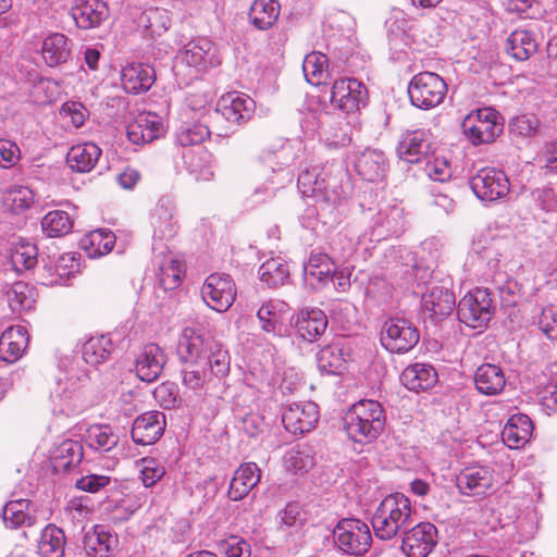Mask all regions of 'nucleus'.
I'll return each mask as SVG.
<instances>
[{"mask_svg":"<svg viewBox=\"0 0 557 557\" xmlns=\"http://www.w3.org/2000/svg\"><path fill=\"white\" fill-rule=\"evenodd\" d=\"M210 136L209 128L200 123L182 125L176 133V143L182 147H201Z\"/></svg>","mask_w":557,"mask_h":557,"instance_id":"nucleus-56","label":"nucleus"},{"mask_svg":"<svg viewBox=\"0 0 557 557\" xmlns=\"http://www.w3.org/2000/svg\"><path fill=\"white\" fill-rule=\"evenodd\" d=\"M350 125L345 117L330 116L323 124L325 141L332 147H344L350 141Z\"/></svg>","mask_w":557,"mask_h":557,"instance_id":"nucleus-47","label":"nucleus"},{"mask_svg":"<svg viewBox=\"0 0 557 557\" xmlns=\"http://www.w3.org/2000/svg\"><path fill=\"white\" fill-rule=\"evenodd\" d=\"M38 249L27 242H20L11 253V262L16 271L28 270L37 263Z\"/></svg>","mask_w":557,"mask_h":557,"instance_id":"nucleus-57","label":"nucleus"},{"mask_svg":"<svg viewBox=\"0 0 557 557\" xmlns=\"http://www.w3.org/2000/svg\"><path fill=\"white\" fill-rule=\"evenodd\" d=\"M181 58L188 66L199 72L221 63L215 46L207 38L189 41L181 51Z\"/></svg>","mask_w":557,"mask_h":557,"instance_id":"nucleus-17","label":"nucleus"},{"mask_svg":"<svg viewBox=\"0 0 557 557\" xmlns=\"http://www.w3.org/2000/svg\"><path fill=\"white\" fill-rule=\"evenodd\" d=\"M225 557H250V544L243 539L232 536L222 543Z\"/></svg>","mask_w":557,"mask_h":557,"instance_id":"nucleus-63","label":"nucleus"},{"mask_svg":"<svg viewBox=\"0 0 557 557\" xmlns=\"http://www.w3.org/2000/svg\"><path fill=\"white\" fill-rule=\"evenodd\" d=\"M334 269V262L327 255L312 252L304 264V280L310 286L318 288L331 281Z\"/></svg>","mask_w":557,"mask_h":557,"instance_id":"nucleus-28","label":"nucleus"},{"mask_svg":"<svg viewBox=\"0 0 557 557\" xmlns=\"http://www.w3.org/2000/svg\"><path fill=\"white\" fill-rule=\"evenodd\" d=\"M178 354L185 363L200 362L208 366L213 376L223 377L230 371L227 351L213 339H205L195 329H184L178 343Z\"/></svg>","mask_w":557,"mask_h":557,"instance_id":"nucleus-2","label":"nucleus"},{"mask_svg":"<svg viewBox=\"0 0 557 557\" xmlns=\"http://www.w3.org/2000/svg\"><path fill=\"white\" fill-rule=\"evenodd\" d=\"M540 122L533 114L513 117L509 123V132L513 137L530 138L539 133Z\"/></svg>","mask_w":557,"mask_h":557,"instance_id":"nucleus-60","label":"nucleus"},{"mask_svg":"<svg viewBox=\"0 0 557 557\" xmlns=\"http://www.w3.org/2000/svg\"><path fill=\"white\" fill-rule=\"evenodd\" d=\"M35 201V193L28 186L13 185L3 194L4 207L13 213L28 210Z\"/></svg>","mask_w":557,"mask_h":557,"instance_id":"nucleus-45","label":"nucleus"},{"mask_svg":"<svg viewBox=\"0 0 557 557\" xmlns=\"http://www.w3.org/2000/svg\"><path fill=\"white\" fill-rule=\"evenodd\" d=\"M7 296L13 311L30 310L35 304L34 288L24 282L14 283L7 292Z\"/></svg>","mask_w":557,"mask_h":557,"instance_id":"nucleus-53","label":"nucleus"},{"mask_svg":"<svg viewBox=\"0 0 557 557\" xmlns=\"http://www.w3.org/2000/svg\"><path fill=\"white\" fill-rule=\"evenodd\" d=\"M70 53L69 39L63 34L54 33L45 38L41 54L47 65L57 66L65 63Z\"/></svg>","mask_w":557,"mask_h":557,"instance_id":"nucleus-40","label":"nucleus"},{"mask_svg":"<svg viewBox=\"0 0 557 557\" xmlns=\"http://www.w3.org/2000/svg\"><path fill=\"white\" fill-rule=\"evenodd\" d=\"M115 244V235L109 230H95L86 234L79 242V246L90 258H97L109 253Z\"/></svg>","mask_w":557,"mask_h":557,"instance_id":"nucleus-41","label":"nucleus"},{"mask_svg":"<svg viewBox=\"0 0 557 557\" xmlns=\"http://www.w3.org/2000/svg\"><path fill=\"white\" fill-rule=\"evenodd\" d=\"M533 424L525 414H515L505 424L502 437L509 448H519L531 438Z\"/></svg>","mask_w":557,"mask_h":557,"instance_id":"nucleus-34","label":"nucleus"},{"mask_svg":"<svg viewBox=\"0 0 557 557\" xmlns=\"http://www.w3.org/2000/svg\"><path fill=\"white\" fill-rule=\"evenodd\" d=\"M165 362L166 356L163 350L157 344H147L137 356L136 374L144 382H153L161 375Z\"/></svg>","mask_w":557,"mask_h":557,"instance_id":"nucleus-20","label":"nucleus"},{"mask_svg":"<svg viewBox=\"0 0 557 557\" xmlns=\"http://www.w3.org/2000/svg\"><path fill=\"white\" fill-rule=\"evenodd\" d=\"M413 523L411 503L399 493L383 498L371 519L374 535L382 541L393 540Z\"/></svg>","mask_w":557,"mask_h":557,"instance_id":"nucleus-3","label":"nucleus"},{"mask_svg":"<svg viewBox=\"0 0 557 557\" xmlns=\"http://www.w3.org/2000/svg\"><path fill=\"white\" fill-rule=\"evenodd\" d=\"M21 157L18 146L8 139H0V165L4 169L13 166Z\"/></svg>","mask_w":557,"mask_h":557,"instance_id":"nucleus-64","label":"nucleus"},{"mask_svg":"<svg viewBox=\"0 0 557 557\" xmlns=\"http://www.w3.org/2000/svg\"><path fill=\"white\" fill-rule=\"evenodd\" d=\"M420 339L419 331L405 319H389L381 331V343L393 354L411 350Z\"/></svg>","mask_w":557,"mask_h":557,"instance_id":"nucleus-10","label":"nucleus"},{"mask_svg":"<svg viewBox=\"0 0 557 557\" xmlns=\"http://www.w3.org/2000/svg\"><path fill=\"white\" fill-rule=\"evenodd\" d=\"M432 149L431 134L425 129L406 131L397 146V154L407 163H419Z\"/></svg>","mask_w":557,"mask_h":557,"instance_id":"nucleus-16","label":"nucleus"},{"mask_svg":"<svg viewBox=\"0 0 557 557\" xmlns=\"http://www.w3.org/2000/svg\"><path fill=\"white\" fill-rule=\"evenodd\" d=\"M260 481V469L255 462L243 463L234 473L228 488V497L234 500H240Z\"/></svg>","mask_w":557,"mask_h":557,"instance_id":"nucleus-29","label":"nucleus"},{"mask_svg":"<svg viewBox=\"0 0 557 557\" xmlns=\"http://www.w3.org/2000/svg\"><path fill=\"white\" fill-rule=\"evenodd\" d=\"M470 187L482 201H495L509 191V181L503 171L484 168L470 180Z\"/></svg>","mask_w":557,"mask_h":557,"instance_id":"nucleus-12","label":"nucleus"},{"mask_svg":"<svg viewBox=\"0 0 557 557\" xmlns=\"http://www.w3.org/2000/svg\"><path fill=\"white\" fill-rule=\"evenodd\" d=\"M318 419V406L311 401L290 404L282 414L284 428L293 434L310 432Z\"/></svg>","mask_w":557,"mask_h":557,"instance_id":"nucleus-15","label":"nucleus"},{"mask_svg":"<svg viewBox=\"0 0 557 557\" xmlns=\"http://www.w3.org/2000/svg\"><path fill=\"white\" fill-rule=\"evenodd\" d=\"M87 442L96 450L110 451L117 445L119 435L110 425H92L88 430Z\"/></svg>","mask_w":557,"mask_h":557,"instance_id":"nucleus-54","label":"nucleus"},{"mask_svg":"<svg viewBox=\"0 0 557 557\" xmlns=\"http://www.w3.org/2000/svg\"><path fill=\"white\" fill-rule=\"evenodd\" d=\"M530 198L535 218L545 223L557 218V194L552 187H537L531 191Z\"/></svg>","mask_w":557,"mask_h":557,"instance_id":"nucleus-35","label":"nucleus"},{"mask_svg":"<svg viewBox=\"0 0 557 557\" xmlns=\"http://www.w3.org/2000/svg\"><path fill=\"white\" fill-rule=\"evenodd\" d=\"M127 138L135 145H144L160 138L164 134L161 119L153 113H140L127 125Z\"/></svg>","mask_w":557,"mask_h":557,"instance_id":"nucleus-22","label":"nucleus"},{"mask_svg":"<svg viewBox=\"0 0 557 557\" xmlns=\"http://www.w3.org/2000/svg\"><path fill=\"white\" fill-rule=\"evenodd\" d=\"M41 228L48 237H62L72 231L73 220L65 211H49L41 220Z\"/></svg>","mask_w":557,"mask_h":557,"instance_id":"nucleus-48","label":"nucleus"},{"mask_svg":"<svg viewBox=\"0 0 557 557\" xmlns=\"http://www.w3.org/2000/svg\"><path fill=\"white\" fill-rule=\"evenodd\" d=\"M84 456L83 445L73 440L60 443L51 453V463L55 472H66L76 468Z\"/></svg>","mask_w":557,"mask_h":557,"instance_id":"nucleus-32","label":"nucleus"},{"mask_svg":"<svg viewBox=\"0 0 557 557\" xmlns=\"http://www.w3.org/2000/svg\"><path fill=\"white\" fill-rule=\"evenodd\" d=\"M285 304L280 301H269L261 306L257 312V318L260 322L262 331L272 333L274 335L281 332V311Z\"/></svg>","mask_w":557,"mask_h":557,"instance_id":"nucleus-51","label":"nucleus"},{"mask_svg":"<svg viewBox=\"0 0 557 557\" xmlns=\"http://www.w3.org/2000/svg\"><path fill=\"white\" fill-rule=\"evenodd\" d=\"M327 64V57L321 52H311L304 59L302 71L308 83L320 85L324 69Z\"/></svg>","mask_w":557,"mask_h":557,"instance_id":"nucleus-58","label":"nucleus"},{"mask_svg":"<svg viewBox=\"0 0 557 557\" xmlns=\"http://www.w3.org/2000/svg\"><path fill=\"white\" fill-rule=\"evenodd\" d=\"M474 384L481 394L494 396L503 392L506 386V379L498 366L484 363L475 371Z\"/></svg>","mask_w":557,"mask_h":557,"instance_id":"nucleus-33","label":"nucleus"},{"mask_svg":"<svg viewBox=\"0 0 557 557\" xmlns=\"http://www.w3.org/2000/svg\"><path fill=\"white\" fill-rule=\"evenodd\" d=\"M455 306L454 293L444 286H433L422 297V308L433 320L449 315Z\"/></svg>","mask_w":557,"mask_h":557,"instance_id":"nucleus-26","label":"nucleus"},{"mask_svg":"<svg viewBox=\"0 0 557 557\" xmlns=\"http://www.w3.org/2000/svg\"><path fill=\"white\" fill-rule=\"evenodd\" d=\"M285 462L295 473L307 472L315 463L313 449L309 446H297L286 454Z\"/></svg>","mask_w":557,"mask_h":557,"instance_id":"nucleus-55","label":"nucleus"},{"mask_svg":"<svg viewBox=\"0 0 557 557\" xmlns=\"http://www.w3.org/2000/svg\"><path fill=\"white\" fill-rule=\"evenodd\" d=\"M71 15L79 28L91 29L109 17V8L102 0H75Z\"/></svg>","mask_w":557,"mask_h":557,"instance_id":"nucleus-21","label":"nucleus"},{"mask_svg":"<svg viewBox=\"0 0 557 557\" xmlns=\"http://www.w3.org/2000/svg\"><path fill=\"white\" fill-rule=\"evenodd\" d=\"M447 89V84L438 74L425 71L411 78L408 95L414 107L430 110L444 101Z\"/></svg>","mask_w":557,"mask_h":557,"instance_id":"nucleus-5","label":"nucleus"},{"mask_svg":"<svg viewBox=\"0 0 557 557\" xmlns=\"http://www.w3.org/2000/svg\"><path fill=\"white\" fill-rule=\"evenodd\" d=\"M89 383L86 373L77 377L70 376L64 382H58L50 398L55 414L72 416L85 407V395L83 388Z\"/></svg>","mask_w":557,"mask_h":557,"instance_id":"nucleus-8","label":"nucleus"},{"mask_svg":"<svg viewBox=\"0 0 557 557\" xmlns=\"http://www.w3.org/2000/svg\"><path fill=\"white\" fill-rule=\"evenodd\" d=\"M145 487H152L165 475L164 466L154 458H143L137 462Z\"/></svg>","mask_w":557,"mask_h":557,"instance_id":"nucleus-59","label":"nucleus"},{"mask_svg":"<svg viewBox=\"0 0 557 557\" xmlns=\"http://www.w3.org/2000/svg\"><path fill=\"white\" fill-rule=\"evenodd\" d=\"M461 126L463 134L473 145L490 144L503 133L499 115L492 108H482L469 113Z\"/></svg>","mask_w":557,"mask_h":557,"instance_id":"nucleus-7","label":"nucleus"},{"mask_svg":"<svg viewBox=\"0 0 557 557\" xmlns=\"http://www.w3.org/2000/svg\"><path fill=\"white\" fill-rule=\"evenodd\" d=\"M27 508V499H16L7 503L2 511L4 524L11 529H17L22 525H33L35 519L26 512Z\"/></svg>","mask_w":557,"mask_h":557,"instance_id":"nucleus-49","label":"nucleus"},{"mask_svg":"<svg viewBox=\"0 0 557 557\" xmlns=\"http://www.w3.org/2000/svg\"><path fill=\"white\" fill-rule=\"evenodd\" d=\"M537 41L532 32L516 29L506 39L505 50L513 59L525 61L537 51Z\"/></svg>","mask_w":557,"mask_h":557,"instance_id":"nucleus-36","label":"nucleus"},{"mask_svg":"<svg viewBox=\"0 0 557 557\" xmlns=\"http://www.w3.org/2000/svg\"><path fill=\"white\" fill-rule=\"evenodd\" d=\"M208 366L200 362L185 363L182 369L183 385L191 391L195 395L200 396L206 384L211 380L207 373Z\"/></svg>","mask_w":557,"mask_h":557,"instance_id":"nucleus-46","label":"nucleus"},{"mask_svg":"<svg viewBox=\"0 0 557 557\" xmlns=\"http://www.w3.org/2000/svg\"><path fill=\"white\" fill-rule=\"evenodd\" d=\"M386 158L376 149H366L359 152L354 161L357 173L368 182L382 180L386 172Z\"/></svg>","mask_w":557,"mask_h":557,"instance_id":"nucleus-27","label":"nucleus"},{"mask_svg":"<svg viewBox=\"0 0 557 557\" xmlns=\"http://www.w3.org/2000/svg\"><path fill=\"white\" fill-rule=\"evenodd\" d=\"M165 416L160 411H148L137 417L133 422L132 438L138 445L154 444L165 429Z\"/></svg>","mask_w":557,"mask_h":557,"instance_id":"nucleus-18","label":"nucleus"},{"mask_svg":"<svg viewBox=\"0 0 557 557\" xmlns=\"http://www.w3.org/2000/svg\"><path fill=\"white\" fill-rule=\"evenodd\" d=\"M112 350L111 338L102 334L88 338L83 345L82 355L86 363L98 366L109 358Z\"/></svg>","mask_w":557,"mask_h":557,"instance_id":"nucleus-43","label":"nucleus"},{"mask_svg":"<svg viewBox=\"0 0 557 557\" xmlns=\"http://www.w3.org/2000/svg\"><path fill=\"white\" fill-rule=\"evenodd\" d=\"M456 485L463 495L481 496L492 487L493 475L488 468L473 465L457 474Z\"/></svg>","mask_w":557,"mask_h":557,"instance_id":"nucleus-19","label":"nucleus"},{"mask_svg":"<svg viewBox=\"0 0 557 557\" xmlns=\"http://www.w3.org/2000/svg\"><path fill=\"white\" fill-rule=\"evenodd\" d=\"M537 325L548 339L557 341V306L543 308L537 318Z\"/></svg>","mask_w":557,"mask_h":557,"instance_id":"nucleus-62","label":"nucleus"},{"mask_svg":"<svg viewBox=\"0 0 557 557\" xmlns=\"http://www.w3.org/2000/svg\"><path fill=\"white\" fill-rule=\"evenodd\" d=\"M27 345L26 329L21 325L11 326L0 337V356L7 362H14L22 357Z\"/></svg>","mask_w":557,"mask_h":557,"instance_id":"nucleus-31","label":"nucleus"},{"mask_svg":"<svg viewBox=\"0 0 557 557\" xmlns=\"http://www.w3.org/2000/svg\"><path fill=\"white\" fill-rule=\"evenodd\" d=\"M386 416L382 405L373 399L355 403L343 418L347 436L358 444L373 443L384 431Z\"/></svg>","mask_w":557,"mask_h":557,"instance_id":"nucleus-1","label":"nucleus"},{"mask_svg":"<svg viewBox=\"0 0 557 557\" xmlns=\"http://www.w3.org/2000/svg\"><path fill=\"white\" fill-rule=\"evenodd\" d=\"M288 276V265L281 258H271L259 268L260 280L270 287L283 285Z\"/></svg>","mask_w":557,"mask_h":557,"instance_id":"nucleus-50","label":"nucleus"},{"mask_svg":"<svg viewBox=\"0 0 557 557\" xmlns=\"http://www.w3.org/2000/svg\"><path fill=\"white\" fill-rule=\"evenodd\" d=\"M368 90L356 78L335 81L331 90V102L345 113L359 111L367 103Z\"/></svg>","mask_w":557,"mask_h":557,"instance_id":"nucleus-13","label":"nucleus"},{"mask_svg":"<svg viewBox=\"0 0 557 557\" xmlns=\"http://www.w3.org/2000/svg\"><path fill=\"white\" fill-rule=\"evenodd\" d=\"M154 81V69L148 64H129L121 73L122 86L129 94H140L149 90Z\"/></svg>","mask_w":557,"mask_h":557,"instance_id":"nucleus-25","label":"nucleus"},{"mask_svg":"<svg viewBox=\"0 0 557 557\" xmlns=\"http://www.w3.org/2000/svg\"><path fill=\"white\" fill-rule=\"evenodd\" d=\"M255 101L244 94L232 92L223 96L220 101L222 115L231 123L243 124L251 119Z\"/></svg>","mask_w":557,"mask_h":557,"instance_id":"nucleus-24","label":"nucleus"},{"mask_svg":"<svg viewBox=\"0 0 557 557\" xmlns=\"http://www.w3.org/2000/svg\"><path fill=\"white\" fill-rule=\"evenodd\" d=\"M401 550L407 557H426L436 545L437 529L430 522H420L403 531Z\"/></svg>","mask_w":557,"mask_h":557,"instance_id":"nucleus-14","label":"nucleus"},{"mask_svg":"<svg viewBox=\"0 0 557 557\" xmlns=\"http://www.w3.org/2000/svg\"><path fill=\"white\" fill-rule=\"evenodd\" d=\"M400 381L409 391H425L437 382V372L431 364L417 362L405 368Z\"/></svg>","mask_w":557,"mask_h":557,"instance_id":"nucleus-30","label":"nucleus"},{"mask_svg":"<svg viewBox=\"0 0 557 557\" xmlns=\"http://www.w3.org/2000/svg\"><path fill=\"white\" fill-rule=\"evenodd\" d=\"M281 7L277 0H255L248 16L250 23L260 30L271 28L278 18Z\"/></svg>","mask_w":557,"mask_h":557,"instance_id":"nucleus-38","label":"nucleus"},{"mask_svg":"<svg viewBox=\"0 0 557 557\" xmlns=\"http://www.w3.org/2000/svg\"><path fill=\"white\" fill-rule=\"evenodd\" d=\"M338 180L331 168H306L298 175V189L305 197H313L326 205L341 200Z\"/></svg>","mask_w":557,"mask_h":557,"instance_id":"nucleus-4","label":"nucleus"},{"mask_svg":"<svg viewBox=\"0 0 557 557\" xmlns=\"http://www.w3.org/2000/svg\"><path fill=\"white\" fill-rule=\"evenodd\" d=\"M182 280L181 263L169 259L163 262L159 271V283L165 290L177 288Z\"/></svg>","mask_w":557,"mask_h":557,"instance_id":"nucleus-61","label":"nucleus"},{"mask_svg":"<svg viewBox=\"0 0 557 557\" xmlns=\"http://www.w3.org/2000/svg\"><path fill=\"white\" fill-rule=\"evenodd\" d=\"M116 544L115 535L102 527H96L92 533L85 536L84 548L87 557H109Z\"/></svg>","mask_w":557,"mask_h":557,"instance_id":"nucleus-39","label":"nucleus"},{"mask_svg":"<svg viewBox=\"0 0 557 557\" xmlns=\"http://www.w3.org/2000/svg\"><path fill=\"white\" fill-rule=\"evenodd\" d=\"M64 545L65 535L60 528L49 524L42 530L38 544L42 557H63Z\"/></svg>","mask_w":557,"mask_h":557,"instance_id":"nucleus-44","label":"nucleus"},{"mask_svg":"<svg viewBox=\"0 0 557 557\" xmlns=\"http://www.w3.org/2000/svg\"><path fill=\"white\" fill-rule=\"evenodd\" d=\"M318 368L325 374H339L345 369V354L341 342L323 346L317 354Z\"/></svg>","mask_w":557,"mask_h":557,"instance_id":"nucleus-42","label":"nucleus"},{"mask_svg":"<svg viewBox=\"0 0 557 557\" xmlns=\"http://www.w3.org/2000/svg\"><path fill=\"white\" fill-rule=\"evenodd\" d=\"M184 164L190 173L199 174L203 180L212 176L208 164L210 162V153L203 147L190 148L183 153Z\"/></svg>","mask_w":557,"mask_h":557,"instance_id":"nucleus-52","label":"nucleus"},{"mask_svg":"<svg viewBox=\"0 0 557 557\" xmlns=\"http://www.w3.org/2000/svg\"><path fill=\"white\" fill-rule=\"evenodd\" d=\"M335 545L347 555L360 556L368 552L372 535L367 523L359 519H343L333 530Z\"/></svg>","mask_w":557,"mask_h":557,"instance_id":"nucleus-6","label":"nucleus"},{"mask_svg":"<svg viewBox=\"0 0 557 557\" xmlns=\"http://www.w3.org/2000/svg\"><path fill=\"white\" fill-rule=\"evenodd\" d=\"M459 321L472 329L486 327L493 312V301L487 289L476 288L465 295L458 304Z\"/></svg>","mask_w":557,"mask_h":557,"instance_id":"nucleus-9","label":"nucleus"},{"mask_svg":"<svg viewBox=\"0 0 557 557\" xmlns=\"http://www.w3.org/2000/svg\"><path fill=\"white\" fill-rule=\"evenodd\" d=\"M293 325L301 338L312 342L325 332L327 319L318 308L304 309L294 317Z\"/></svg>","mask_w":557,"mask_h":557,"instance_id":"nucleus-23","label":"nucleus"},{"mask_svg":"<svg viewBox=\"0 0 557 557\" xmlns=\"http://www.w3.org/2000/svg\"><path fill=\"white\" fill-rule=\"evenodd\" d=\"M201 297L208 307L225 312L236 298V288L232 277L225 273H212L203 282Z\"/></svg>","mask_w":557,"mask_h":557,"instance_id":"nucleus-11","label":"nucleus"},{"mask_svg":"<svg viewBox=\"0 0 557 557\" xmlns=\"http://www.w3.org/2000/svg\"><path fill=\"white\" fill-rule=\"evenodd\" d=\"M101 149L94 143H85L73 146L66 156L69 166L78 173L91 171L99 157Z\"/></svg>","mask_w":557,"mask_h":557,"instance_id":"nucleus-37","label":"nucleus"}]
</instances>
